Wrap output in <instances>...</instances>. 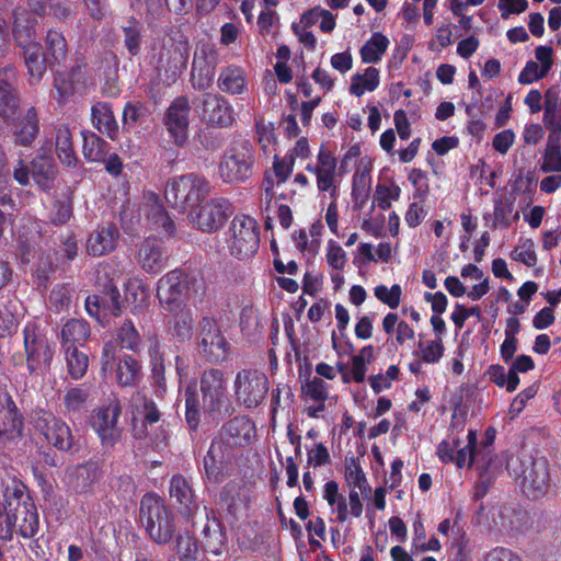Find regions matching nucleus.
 I'll return each instance as SVG.
<instances>
[{
	"instance_id": "1",
	"label": "nucleus",
	"mask_w": 561,
	"mask_h": 561,
	"mask_svg": "<svg viewBox=\"0 0 561 561\" xmlns=\"http://www.w3.org/2000/svg\"><path fill=\"white\" fill-rule=\"evenodd\" d=\"M0 506V539L11 541L16 534L22 538H33L41 530L37 506L26 485L13 482L3 493Z\"/></svg>"
},
{
	"instance_id": "2",
	"label": "nucleus",
	"mask_w": 561,
	"mask_h": 561,
	"mask_svg": "<svg viewBox=\"0 0 561 561\" xmlns=\"http://www.w3.org/2000/svg\"><path fill=\"white\" fill-rule=\"evenodd\" d=\"M140 520L150 539L158 545L169 543L174 536L172 510L156 494H146L141 499Z\"/></svg>"
},
{
	"instance_id": "3",
	"label": "nucleus",
	"mask_w": 561,
	"mask_h": 561,
	"mask_svg": "<svg viewBox=\"0 0 561 561\" xmlns=\"http://www.w3.org/2000/svg\"><path fill=\"white\" fill-rule=\"evenodd\" d=\"M254 162L255 151L252 145L245 140L234 141L220 158L218 175L227 184L244 183L253 174Z\"/></svg>"
},
{
	"instance_id": "4",
	"label": "nucleus",
	"mask_w": 561,
	"mask_h": 561,
	"mask_svg": "<svg viewBox=\"0 0 561 561\" xmlns=\"http://www.w3.org/2000/svg\"><path fill=\"white\" fill-rule=\"evenodd\" d=\"M106 268H110V265L102 266V272H99L96 278V284L101 288V295H89L84 301L88 314L96 319L103 327L105 324L102 318H105L107 314L119 317L124 309L121 291L115 280L108 277Z\"/></svg>"
},
{
	"instance_id": "5",
	"label": "nucleus",
	"mask_w": 561,
	"mask_h": 561,
	"mask_svg": "<svg viewBox=\"0 0 561 561\" xmlns=\"http://www.w3.org/2000/svg\"><path fill=\"white\" fill-rule=\"evenodd\" d=\"M209 191L210 184L204 176L191 173L172 179L165 186L164 196L173 208L184 211L196 206Z\"/></svg>"
},
{
	"instance_id": "6",
	"label": "nucleus",
	"mask_w": 561,
	"mask_h": 561,
	"mask_svg": "<svg viewBox=\"0 0 561 561\" xmlns=\"http://www.w3.org/2000/svg\"><path fill=\"white\" fill-rule=\"evenodd\" d=\"M25 363L30 375H45L50 370L55 345L35 324L23 329Z\"/></svg>"
},
{
	"instance_id": "7",
	"label": "nucleus",
	"mask_w": 561,
	"mask_h": 561,
	"mask_svg": "<svg viewBox=\"0 0 561 561\" xmlns=\"http://www.w3.org/2000/svg\"><path fill=\"white\" fill-rule=\"evenodd\" d=\"M197 346L202 356L209 363L220 364L228 359L230 343L215 317H201L197 324Z\"/></svg>"
},
{
	"instance_id": "8",
	"label": "nucleus",
	"mask_w": 561,
	"mask_h": 561,
	"mask_svg": "<svg viewBox=\"0 0 561 561\" xmlns=\"http://www.w3.org/2000/svg\"><path fill=\"white\" fill-rule=\"evenodd\" d=\"M228 233L230 254L236 259L248 260L259 250V225L251 216L237 215L230 224Z\"/></svg>"
},
{
	"instance_id": "9",
	"label": "nucleus",
	"mask_w": 561,
	"mask_h": 561,
	"mask_svg": "<svg viewBox=\"0 0 561 561\" xmlns=\"http://www.w3.org/2000/svg\"><path fill=\"white\" fill-rule=\"evenodd\" d=\"M233 390L237 403L253 410L265 400L270 390V381L265 373L259 369H241L236 375Z\"/></svg>"
},
{
	"instance_id": "10",
	"label": "nucleus",
	"mask_w": 561,
	"mask_h": 561,
	"mask_svg": "<svg viewBox=\"0 0 561 561\" xmlns=\"http://www.w3.org/2000/svg\"><path fill=\"white\" fill-rule=\"evenodd\" d=\"M122 405L117 398L108 400L93 411L91 426L98 434L104 449H112L121 440L123 430L118 426Z\"/></svg>"
},
{
	"instance_id": "11",
	"label": "nucleus",
	"mask_w": 561,
	"mask_h": 561,
	"mask_svg": "<svg viewBox=\"0 0 561 561\" xmlns=\"http://www.w3.org/2000/svg\"><path fill=\"white\" fill-rule=\"evenodd\" d=\"M191 45L184 35L173 39L169 47H163L157 61V70L164 82L174 83L187 68Z\"/></svg>"
},
{
	"instance_id": "12",
	"label": "nucleus",
	"mask_w": 561,
	"mask_h": 561,
	"mask_svg": "<svg viewBox=\"0 0 561 561\" xmlns=\"http://www.w3.org/2000/svg\"><path fill=\"white\" fill-rule=\"evenodd\" d=\"M24 416L11 393L0 391V448L24 437Z\"/></svg>"
},
{
	"instance_id": "13",
	"label": "nucleus",
	"mask_w": 561,
	"mask_h": 561,
	"mask_svg": "<svg viewBox=\"0 0 561 561\" xmlns=\"http://www.w3.org/2000/svg\"><path fill=\"white\" fill-rule=\"evenodd\" d=\"M197 113L204 124L215 128H229L236 121L233 106L219 93H204Z\"/></svg>"
},
{
	"instance_id": "14",
	"label": "nucleus",
	"mask_w": 561,
	"mask_h": 561,
	"mask_svg": "<svg viewBox=\"0 0 561 561\" xmlns=\"http://www.w3.org/2000/svg\"><path fill=\"white\" fill-rule=\"evenodd\" d=\"M188 288V274L181 268H174L164 274L157 283V298L167 311L180 310L183 302V295Z\"/></svg>"
},
{
	"instance_id": "15",
	"label": "nucleus",
	"mask_w": 561,
	"mask_h": 561,
	"mask_svg": "<svg viewBox=\"0 0 561 561\" xmlns=\"http://www.w3.org/2000/svg\"><path fill=\"white\" fill-rule=\"evenodd\" d=\"M234 461V450L213 438L203 459L204 477L211 483H221L230 474Z\"/></svg>"
},
{
	"instance_id": "16",
	"label": "nucleus",
	"mask_w": 561,
	"mask_h": 561,
	"mask_svg": "<svg viewBox=\"0 0 561 561\" xmlns=\"http://www.w3.org/2000/svg\"><path fill=\"white\" fill-rule=\"evenodd\" d=\"M34 426L45 437L46 442L57 450L62 453L73 450L75 436L69 425L60 417L43 411L42 414L36 416Z\"/></svg>"
},
{
	"instance_id": "17",
	"label": "nucleus",
	"mask_w": 561,
	"mask_h": 561,
	"mask_svg": "<svg viewBox=\"0 0 561 561\" xmlns=\"http://www.w3.org/2000/svg\"><path fill=\"white\" fill-rule=\"evenodd\" d=\"M191 105L186 95L175 98L165 110L163 124L178 147H184L188 139Z\"/></svg>"
},
{
	"instance_id": "18",
	"label": "nucleus",
	"mask_w": 561,
	"mask_h": 561,
	"mask_svg": "<svg viewBox=\"0 0 561 561\" xmlns=\"http://www.w3.org/2000/svg\"><path fill=\"white\" fill-rule=\"evenodd\" d=\"M233 214V206L225 197H214L198 206L193 218L196 227L206 233L218 231Z\"/></svg>"
},
{
	"instance_id": "19",
	"label": "nucleus",
	"mask_w": 561,
	"mask_h": 561,
	"mask_svg": "<svg viewBox=\"0 0 561 561\" xmlns=\"http://www.w3.org/2000/svg\"><path fill=\"white\" fill-rule=\"evenodd\" d=\"M522 489L529 499L543 496L550 482L548 461L545 457H529L522 461Z\"/></svg>"
},
{
	"instance_id": "20",
	"label": "nucleus",
	"mask_w": 561,
	"mask_h": 561,
	"mask_svg": "<svg viewBox=\"0 0 561 561\" xmlns=\"http://www.w3.org/2000/svg\"><path fill=\"white\" fill-rule=\"evenodd\" d=\"M199 386L204 412L208 414L219 412L227 399L224 373L217 368L204 370L201 375Z\"/></svg>"
},
{
	"instance_id": "21",
	"label": "nucleus",
	"mask_w": 561,
	"mask_h": 561,
	"mask_svg": "<svg viewBox=\"0 0 561 561\" xmlns=\"http://www.w3.org/2000/svg\"><path fill=\"white\" fill-rule=\"evenodd\" d=\"M255 433L254 422L245 415H238L227 421L221 426L219 435L214 438L224 442L227 447L234 450L250 444Z\"/></svg>"
},
{
	"instance_id": "22",
	"label": "nucleus",
	"mask_w": 561,
	"mask_h": 561,
	"mask_svg": "<svg viewBox=\"0 0 561 561\" xmlns=\"http://www.w3.org/2000/svg\"><path fill=\"white\" fill-rule=\"evenodd\" d=\"M317 164H307L306 170L316 175L319 192L332 191L331 195L333 196L336 190L335 171L337 160L324 145H321L317 154Z\"/></svg>"
},
{
	"instance_id": "23",
	"label": "nucleus",
	"mask_w": 561,
	"mask_h": 561,
	"mask_svg": "<svg viewBox=\"0 0 561 561\" xmlns=\"http://www.w3.org/2000/svg\"><path fill=\"white\" fill-rule=\"evenodd\" d=\"M204 513L205 523L201 529L199 540L207 552L218 556L226 546V529L213 508L205 506Z\"/></svg>"
},
{
	"instance_id": "24",
	"label": "nucleus",
	"mask_w": 561,
	"mask_h": 561,
	"mask_svg": "<svg viewBox=\"0 0 561 561\" xmlns=\"http://www.w3.org/2000/svg\"><path fill=\"white\" fill-rule=\"evenodd\" d=\"M169 494L178 504L180 514L186 519L193 518L198 504L192 483L184 476L176 473L171 477Z\"/></svg>"
},
{
	"instance_id": "25",
	"label": "nucleus",
	"mask_w": 561,
	"mask_h": 561,
	"mask_svg": "<svg viewBox=\"0 0 561 561\" xmlns=\"http://www.w3.org/2000/svg\"><path fill=\"white\" fill-rule=\"evenodd\" d=\"M7 123L12 125L15 142L23 147L31 146L39 134V119L35 106H28L23 113L20 111Z\"/></svg>"
},
{
	"instance_id": "26",
	"label": "nucleus",
	"mask_w": 561,
	"mask_h": 561,
	"mask_svg": "<svg viewBox=\"0 0 561 561\" xmlns=\"http://www.w3.org/2000/svg\"><path fill=\"white\" fill-rule=\"evenodd\" d=\"M119 232L115 224L98 226L87 240V252L92 256H102L116 249Z\"/></svg>"
},
{
	"instance_id": "27",
	"label": "nucleus",
	"mask_w": 561,
	"mask_h": 561,
	"mask_svg": "<svg viewBox=\"0 0 561 561\" xmlns=\"http://www.w3.org/2000/svg\"><path fill=\"white\" fill-rule=\"evenodd\" d=\"M209 53H211V50L203 46L194 54L191 81L196 91H206L214 82L215 64L213 60H209Z\"/></svg>"
},
{
	"instance_id": "28",
	"label": "nucleus",
	"mask_w": 561,
	"mask_h": 561,
	"mask_svg": "<svg viewBox=\"0 0 561 561\" xmlns=\"http://www.w3.org/2000/svg\"><path fill=\"white\" fill-rule=\"evenodd\" d=\"M138 261L147 273L158 274L161 272L168 261L161 241L156 238H146L139 247Z\"/></svg>"
},
{
	"instance_id": "29",
	"label": "nucleus",
	"mask_w": 561,
	"mask_h": 561,
	"mask_svg": "<svg viewBox=\"0 0 561 561\" xmlns=\"http://www.w3.org/2000/svg\"><path fill=\"white\" fill-rule=\"evenodd\" d=\"M36 18L28 11H15L13 22V38L21 48L38 44L35 42L36 36Z\"/></svg>"
},
{
	"instance_id": "30",
	"label": "nucleus",
	"mask_w": 561,
	"mask_h": 561,
	"mask_svg": "<svg viewBox=\"0 0 561 561\" xmlns=\"http://www.w3.org/2000/svg\"><path fill=\"white\" fill-rule=\"evenodd\" d=\"M43 53L47 56L50 68L60 66L68 55V43L64 33L55 27L48 28L44 37Z\"/></svg>"
},
{
	"instance_id": "31",
	"label": "nucleus",
	"mask_w": 561,
	"mask_h": 561,
	"mask_svg": "<svg viewBox=\"0 0 561 561\" xmlns=\"http://www.w3.org/2000/svg\"><path fill=\"white\" fill-rule=\"evenodd\" d=\"M91 334L90 323L84 319H69L61 328V348L80 347L85 344Z\"/></svg>"
},
{
	"instance_id": "32",
	"label": "nucleus",
	"mask_w": 561,
	"mask_h": 561,
	"mask_svg": "<svg viewBox=\"0 0 561 561\" xmlns=\"http://www.w3.org/2000/svg\"><path fill=\"white\" fill-rule=\"evenodd\" d=\"M217 87L221 92L230 95L244 93L248 89L244 70L233 65L222 68L217 79Z\"/></svg>"
},
{
	"instance_id": "33",
	"label": "nucleus",
	"mask_w": 561,
	"mask_h": 561,
	"mask_svg": "<svg viewBox=\"0 0 561 561\" xmlns=\"http://www.w3.org/2000/svg\"><path fill=\"white\" fill-rule=\"evenodd\" d=\"M93 126L110 139L115 140L118 136V124L114 116L112 106L107 102H96L91 107Z\"/></svg>"
},
{
	"instance_id": "34",
	"label": "nucleus",
	"mask_w": 561,
	"mask_h": 561,
	"mask_svg": "<svg viewBox=\"0 0 561 561\" xmlns=\"http://www.w3.org/2000/svg\"><path fill=\"white\" fill-rule=\"evenodd\" d=\"M55 151L60 162L67 167H76L78 158L75 151L72 134L67 124L55 126Z\"/></svg>"
},
{
	"instance_id": "35",
	"label": "nucleus",
	"mask_w": 561,
	"mask_h": 561,
	"mask_svg": "<svg viewBox=\"0 0 561 561\" xmlns=\"http://www.w3.org/2000/svg\"><path fill=\"white\" fill-rule=\"evenodd\" d=\"M32 178L43 191H50L57 174V167L49 156H37L32 161Z\"/></svg>"
},
{
	"instance_id": "36",
	"label": "nucleus",
	"mask_w": 561,
	"mask_h": 561,
	"mask_svg": "<svg viewBox=\"0 0 561 561\" xmlns=\"http://www.w3.org/2000/svg\"><path fill=\"white\" fill-rule=\"evenodd\" d=\"M41 44L23 48L24 61L31 83H38L46 73L47 68L50 67L47 56L41 53Z\"/></svg>"
},
{
	"instance_id": "37",
	"label": "nucleus",
	"mask_w": 561,
	"mask_h": 561,
	"mask_svg": "<svg viewBox=\"0 0 561 561\" xmlns=\"http://www.w3.org/2000/svg\"><path fill=\"white\" fill-rule=\"evenodd\" d=\"M89 398V389L81 385L68 388L62 398L64 413L69 416H81L87 411Z\"/></svg>"
},
{
	"instance_id": "38",
	"label": "nucleus",
	"mask_w": 561,
	"mask_h": 561,
	"mask_svg": "<svg viewBox=\"0 0 561 561\" xmlns=\"http://www.w3.org/2000/svg\"><path fill=\"white\" fill-rule=\"evenodd\" d=\"M115 341L121 348L128 350L135 354L141 351V335L130 319H124L116 328Z\"/></svg>"
},
{
	"instance_id": "39",
	"label": "nucleus",
	"mask_w": 561,
	"mask_h": 561,
	"mask_svg": "<svg viewBox=\"0 0 561 561\" xmlns=\"http://www.w3.org/2000/svg\"><path fill=\"white\" fill-rule=\"evenodd\" d=\"M61 350L68 376L76 381L82 379L89 368V356L79 347L70 346Z\"/></svg>"
},
{
	"instance_id": "40",
	"label": "nucleus",
	"mask_w": 561,
	"mask_h": 561,
	"mask_svg": "<svg viewBox=\"0 0 561 561\" xmlns=\"http://www.w3.org/2000/svg\"><path fill=\"white\" fill-rule=\"evenodd\" d=\"M116 378L123 387L136 386L141 379L140 363L131 355H123L117 364Z\"/></svg>"
},
{
	"instance_id": "41",
	"label": "nucleus",
	"mask_w": 561,
	"mask_h": 561,
	"mask_svg": "<svg viewBox=\"0 0 561 561\" xmlns=\"http://www.w3.org/2000/svg\"><path fill=\"white\" fill-rule=\"evenodd\" d=\"M389 46V39L380 32H375L360 47L359 55L364 64H377L381 60Z\"/></svg>"
},
{
	"instance_id": "42",
	"label": "nucleus",
	"mask_w": 561,
	"mask_h": 561,
	"mask_svg": "<svg viewBox=\"0 0 561 561\" xmlns=\"http://www.w3.org/2000/svg\"><path fill=\"white\" fill-rule=\"evenodd\" d=\"M84 159L90 162H101L105 160L110 145L96 134L82 131Z\"/></svg>"
},
{
	"instance_id": "43",
	"label": "nucleus",
	"mask_w": 561,
	"mask_h": 561,
	"mask_svg": "<svg viewBox=\"0 0 561 561\" xmlns=\"http://www.w3.org/2000/svg\"><path fill=\"white\" fill-rule=\"evenodd\" d=\"M380 83L379 70L368 67L363 75L355 73L352 77L350 92L355 96H362L366 91H375Z\"/></svg>"
},
{
	"instance_id": "44",
	"label": "nucleus",
	"mask_w": 561,
	"mask_h": 561,
	"mask_svg": "<svg viewBox=\"0 0 561 561\" xmlns=\"http://www.w3.org/2000/svg\"><path fill=\"white\" fill-rule=\"evenodd\" d=\"M0 205L5 209H15V201L11 195V171L4 149L0 146Z\"/></svg>"
},
{
	"instance_id": "45",
	"label": "nucleus",
	"mask_w": 561,
	"mask_h": 561,
	"mask_svg": "<svg viewBox=\"0 0 561 561\" xmlns=\"http://www.w3.org/2000/svg\"><path fill=\"white\" fill-rule=\"evenodd\" d=\"M126 301L133 305V313L141 311L148 306L149 289L137 278L128 279L125 284Z\"/></svg>"
},
{
	"instance_id": "46",
	"label": "nucleus",
	"mask_w": 561,
	"mask_h": 561,
	"mask_svg": "<svg viewBox=\"0 0 561 561\" xmlns=\"http://www.w3.org/2000/svg\"><path fill=\"white\" fill-rule=\"evenodd\" d=\"M345 479L350 485L358 488L360 493L366 494L371 491L359 459L355 456L345 459Z\"/></svg>"
},
{
	"instance_id": "47",
	"label": "nucleus",
	"mask_w": 561,
	"mask_h": 561,
	"mask_svg": "<svg viewBox=\"0 0 561 561\" xmlns=\"http://www.w3.org/2000/svg\"><path fill=\"white\" fill-rule=\"evenodd\" d=\"M185 422L191 432H196L201 422L199 398L195 387L185 389Z\"/></svg>"
},
{
	"instance_id": "48",
	"label": "nucleus",
	"mask_w": 561,
	"mask_h": 561,
	"mask_svg": "<svg viewBox=\"0 0 561 561\" xmlns=\"http://www.w3.org/2000/svg\"><path fill=\"white\" fill-rule=\"evenodd\" d=\"M124 34V45L130 56H137L140 53L142 34L141 24L135 18H130L125 25L122 26Z\"/></svg>"
},
{
	"instance_id": "49",
	"label": "nucleus",
	"mask_w": 561,
	"mask_h": 561,
	"mask_svg": "<svg viewBox=\"0 0 561 561\" xmlns=\"http://www.w3.org/2000/svg\"><path fill=\"white\" fill-rule=\"evenodd\" d=\"M542 122L546 127L561 125V104L558 94L551 90L545 94Z\"/></svg>"
},
{
	"instance_id": "50",
	"label": "nucleus",
	"mask_w": 561,
	"mask_h": 561,
	"mask_svg": "<svg viewBox=\"0 0 561 561\" xmlns=\"http://www.w3.org/2000/svg\"><path fill=\"white\" fill-rule=\"evenodd\" d=\"M417 348L419 351L416 355L422 362L427 364L438 363L445 351L442 336H438L437 340L430 341L427 343L420 342L417 344Z\"/></svg>"
},
{
	"instance_id": "51",
	"label": "nucleus",
	"mask_w": 561,
	"mask_h": 561,
	"mask_svg": "<svg viewBox=\"0 0 561 561\" xmlns=\"http://www.w3.org/2000/svg\"><path fill=\"white\" fill-rule=\"evenodd\" d=\"M400 195L401 188L397 184L393 183L391 186H388L386 184L378 183L376 185L374 201L379 209L387 210L391 207V202L398 201Z\"/></svg>"
},
{
	"instance_id": "52",
	"label": "nucleus",
	"mask_w": 561,
	"mask_h": 561,
	"mask_svg": "<svg viewBox=\"0 0 561 561\" xmlns=\"http://www.w3.org/2000/svg\"><path fill=\"white\" fill-rule=\"evenodd\" d=\"M20 92L0 93V117L10 122L20 113Z\"/></svg>"
},
{
	"instance_id": "53",
	"label": "nucleus",
	"mask_w": 561,
	"mask_h": 561,
	"mask_svg": "<svg viewBox=\"0 0 561 561\" xmlns=\"http://www.w3.org/2000/svg\"><path fill=\"white\" fill-rule=\"evenodd\" d=\"M54 88L57 92L55 99L59 104L66 103L76 93V83L66 72L57 71L54 75Z\"/></svg>"
},
{
	"instance_id": "54",
	"label": "nucleus",
	"mask_w": 561,
	"mask_h": 561,
	"mask_svg": "<svg viewBox=\"0 0 561 561\" xmlns=\"http://www.w3.org/2000/svg\"><path fill=\"white\" fill-rule=\"evenodd\" d=\"M146 111L145 104L139 101L127 102L123 110V129L130 130L140 123L146 116Z\"/></svg>"
},
{
	"instance_id": "55",
	"label": "nucleus",
	"mask_w": 561,
	"mask_h": 561,
	"mask_svg": "<svg viewBox=\"0 0 561 561\" xmlns=\"http://www.w3.org/2000/svg\"><path fill=\"white\" fill-rule=\"evenodd\" d=\"M310 375L311 371L307 370L306 383L302 386V391L313 401H327L328 383L318 377L310 379Z\"/></svg>"
},
{
	"instance_id": "56",
	"label": "nucleus",
	"mask_w": 561,
	"mask_h": 561,
	"mask_svg": "<svg viewBox=\"0 0 561 561\" xmlns=\"http://www.w3.org/2000/svg\"><path fill=\"white\" fill-rule=\"evenodd\" d=\"M511 257L528 267H534L537 264V254L534 241L531 239H526L522 245L512 250Z\"/></svg>"
},
{
	"instance_id": "57",
	"label": "nucleus",
	"mask_w": 561,
	"mask_h": 561,
	"mask_svg": "<svg viewBox=\"0 0 561 561\" xmlns=\"http://www.w3.org/2000/svg\"><path fill=\"white\" fill-rule=\"evenodd\" d=\"M374 294L382 304L391 309H396L400 305L402 289L399 284L392 285L391 288H388L386 285H378L375 287Z\"/></svg>"
},
{
	"instance_id": "58",
	"label": "nucleus",
	"mask_w": 561,
	"mask_h": 561,
	"mask_svg": "<svg viewBox=\"0 0 561 561\" xmlns=\"http://www.w3.org/2000/svg\"><path fill=\"white\" fill-rule=\"evenodd\" d=\"M325 257L329 266L340 272L344 270L347 262L346 252L333 239L328 241Z\"/></svg>"
},
{
	"instance_id": "59",
	"label": "nucleus",
	"mask_w": 561,
	"mask_h": 561,
	"mask_svg": "<svg viewBox=\"0 0 561 561\" xmlns=\"http://www.w3.org/2000/svg\"><path fill=\"white\" fill-rule=\"evenodd\" d=\"M514 210L513 203H503L502 201L495 202L494 205V227L508 228L513 220L519 218L518 213H515L513 219L511 218Z\"/></svg>"
},
{
	"instance_id": "60",
	"label": "nucleus",
	"mask_w": 561,
	"mask_h": 561,
	"mask_svg": "<svg viewBox=\"0 0 561 561\" xmlns=\"http://www.w3.org/2000/svg\"><path fill=\"white\" fill-rule=\"evenodd\" d=\"M408 180L414 186V197L425 199L430 192L427 175L422 169L414 168L410 171Z\"/></svg>"
},
{
	"instance_id": "61",
	"label": "nucleus",
	"mask_w": 561,
	"mask_h": 561,
	"mask_svg": "<svg viewBox=\"0 0 561 561\" xmlns=\"http://www.w3.org/2000/svg\"><path fill=\"white\" fill-rule=\"evenodd\" d=\"M18 91L19 75L16 68L12 65L0 67V93Z\"/></svg>"
},
{
	"instance_id": "62",
	"label": "nucleus",
	"mask_w": 561,
	"mask_h": 561,
	"mask_svg": "<svg viewBox=\"0 0 561 561\" xmlns=\"http://www.w3.org/2000/svg\"><path fill=\"white\" fill-rule=\"evenodd\" d=\"M49 304L56 311L67 309L71 304V291L65 284L57 285L49 294Z\"/></svg>"
},
{
	"instance_id": "63",
	"label": "nucleus",
	"mask_w": 561,
	"mask_h": 561,
	"mask_svg": "<svg viewBox=\"0 0 561 561\" xmlns=\"http://www.w3.org/2000/svg\"><path fill=\"white\" fill-rule=\"evenodd\" d=\"M461 439L459 437H451L448 435V439L442 440L437 446V456L444 463L454 462L456 449L460 447Z\"/></svg>"
},
{
	"instance_id": "64",
	"label": "nucleus",
	"mask_w": 561,
	"mask_h": 561,
	"mask_svg": "<svg viewBox=\"0 0 561 561\" xmlns=\"http://www.w3.org/2000/svg\"><path fill=\"white\" fill-rule=\"evenodd\" d=\"M193 331V319L188 313L178 317L171 328L172 335L183 342L191 337Z\"/></svg>"
}]
</instances>
